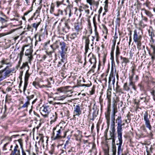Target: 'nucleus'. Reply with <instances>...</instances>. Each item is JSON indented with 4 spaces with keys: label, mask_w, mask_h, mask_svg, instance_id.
I'll use <instances>...</instances> for the list:
<instances>
[{
    "label": "nucleus",
    "mask_w": 155,
    "mask_h": 155,
    "mask_svg": "<svg viewBox=\"0 0 155 155\" xmlns=\"http://www.w3.org/2000/svg\"><path fill=\"white\" fill-rule=\"evenodd\" d=\"M115 122L117 124V137H118L119 143V145H121L122 143V117L120 114L115 120Z\"/></svg>",
    "instance_id": "1"
},
{
    "label": "nucleus",
    "mask_w": 155,
    "mask_h": 155,
    "mask_svg": "<svg viewBox=\"0 0 155 155\" xmlns=\"http://www.w3.org/2000/svg\"><path fill=\"white\" fill-rule=\"evenodd\" d=\"M134 69L132 70V74L129 76V83L126 82L124 84L123 86L124 89L126 91H130L131 89H133L134 91L136 90V88L135 85V81H134L133 77L134 76Z\"/></svg>",
    "instance_id": "2"
},
{
    "label": "nucleus",
    "mask_w": 155,
    "mask_h": 155,
    "mask_svg": "<svg viewBox=\"0 0 155 155\" xmlns=\"http://www.w3.org/2000/svg\"><path fill=\"white\" fill-rule=\"evenodd\" d=\"M13 71V69L9 68L8 66L0 71V81L9 77L10 74Z\"/></svg>",
    "instance_id": "3"
},
{
    "label": "nucleus",
    "mask_w": 155,
    "mask_h": 155,
    "mask_svg": "<svg viewBox=\"0 0 155 155\" xmlns=\"http://www.w3.org/2000/svg\"><path fill=\"white\" fill-rule=\"evenodd\" d=\"M59 125H57L56 127H54L53 129L52 136L51 138L52 140H55L60 139L62 138V137L61 135V133L62 130H63V128L61 126L60 128L57 131V134L56 135H55L54 131L59 127Z\"/></svg>",
    "instance_id": "4"
},
{
    "label": "nucleus",
    "mask_w": 155,
    "mask_h": 155,
    "mask_svg": "<svg viewBox=\"0 0 155 155\" xmlns=\"http://www.w3.org/2000/svg\"><path fill=\"white\" fill-rule=\"evenodd\" d=\"M150 115H148V113L147 112H146L143 114V119L145 121V125L146 127L148 128L150 130H151L152 127L150 124Z\"/></svg>",
    "instance_id": "5"
},
{
    "label": "nucleus",
    "mask_w": 155,
    "mask_h": 155,
    "mask_svg": "<svg viewBox=\"0 0 155 155\" xmlns=\"http://www.w3.org/2000/svg\"><path fill=\"white\" fill-rule=\"evenodd\" d=\"M81 105L78 104L76 105L74 108L73 117L76 116H79L81 114Z\"/></svg>",
    "instance_id": "6"
},
{
    "label": "nucleus",
    "mask_w": 155,
    "mask_h": 155,
    "mask_svg": "<svg viewBox=\"0 0 155 155\" xmlns=\"http://www.w3.org/2000/svg\"><path fill=\"white\" fill-rule=\"evenodd\" d=\"M90 35H89L87 37L83 36V39H85V53L88 52V50L89 49V45L90 44V40L89 38V37Z\"/></svg>",
    "instance_id": "7"
},
{
    "label": "nucleus",
    "mask_w": 155,
    "mask_h": 155,
    "mask_svg": "<svg viewBox=\"0 0 155 155\" xmlns=\"http://www.w3.org/2000/svg\"><path fill=\"white\" fill-rule=\"evenodd\" d=\"M69 19H68L65 22V27L62 29L63 32L67 33L69 31L70 29V25L71 24Z\"/></svg>",
    "instance_id": "8"
},
{
    "label": "nucleus",
    "mask_w": 155,
    "mask_h": 155,
    "mask_svg": "<svg viewBox=\"0 0 155 155\" xmlns=\"http://www.w3.org/2000/svg\"><path fill=\"white\" fill-rule=\"evenodd\" d=\"M133 40L135 42H136L138 41H141L142 36L141 35H138L137 34V30L135 29L134 31L133 35Z\"/></svg>",
    "instance_id": "9"
},
{
    "label": "nucleus",
    "mask_w": 155,
    "mask_h": 155,
    "mask_svg": "<svg viewBox=\"0 0 155 155\" xmlns=\"http://www.w3.org/2000/svg\"><path fill=\"white\" fill-rule=\"evenodd\" d=\"M110 129L111 130L110 131V136L113 141H115V139L116 138L115 126H110Z\"/></svg>",
    "instance_id": "10"
},
{
    "label": "nucleus",
    "mask_w": 155,
    "mask_h": 155,
    "mask_svg": "<svg viewBox=\"0 0 155 155\" xmlns=\"http://www.w3.org/2000/svg\"><path fill=\"white\" fill-rule=\"evenodd\" d=\"M74 29L76 32L79 33L81 31L83 28L82 24L81 22H77L75 23L74 25Z\"/></svg>",
    "instance_id": "11"
},
{
    "label": "nucleus",
    "mask_w": 155,
    "mask_h": 155,
    "mask_svg": "<svg viewBox=\"0 0 155 155\" xmlns=\"http://www.w3.org/2000/svg\"><path fill=\"white\" fill-rule=\"evenodd\" d=\"M66 43L64 41L60 42V45L61 47V51H60L61 52H66L67 51V48L66 47Z\"/></svg>",
    "instance_id": "12"
},
{
    "label": "nucleus",
    "mask_w": 155,
    "mask_h": 155,
    "mask_svg": "<svg viewBox=\"0 0 155 155\" xmlns=\"http://www.w3.org/2000/svg\"><path fill=\"white\" fill-rule=\"evenodd\" d=\"M150 99V96L148 95H146L144 97H142L141 98H140L139 100V101L142 103H144L147 104V103L149 102Z\"/></svg>",
    "instance_id": "13"
},
{
    "label": "nucleus",
    "mask_w": 155,
    "mask_h": 155,
    "mask_svg": "<svg viewBox=\"0 0 155 155\" xmlns=\"http://www.w3.org/2000/svg\"><path fill=\"white\" fill-rule=\"evenodd\" d=\"M112 80V84L113 85L114 84L115 82V76L114 74L113 71H112V70H111V71L110 72V77L109 78V81L108 83L109 84H110V82Z\"/></svg>",
    "instance_id": "14"
},
{
    "label": "nucleus",
    "mask_w": 155,
    "mask_h": 155,
    "mask_svg": "<svg viewBox=\"0 0 155 155\" xmlns=\"http://www.w3.org/2000/svg\"><path fill=\"white\" fill-rule=\"evenodd\" d=\"M29 77L28 74H26L25 77L24 85L23 87V91H25L26 90L28 84V81Z\"/></svg>",
    "instance_id": "15"
},
{
    "label": "nucleus",
    "mask_w": 155,
    "mask_h": 155,
    "mask_svg": "<svg viewBox=\"0 0 155 155\" xmlns=\"http://www.w3.org/2000/svg\"><path fill=\"white\" fill-rule=\"evenodd\" d=\"M12 141L9 136L5 137V138L2 140V143H4V145H7L9 144L10 142Z\"/></svg>",
    "instance_id": "16"
},
{
    "label": "nucleus",
    "mask_w": 155,
    "mask_h": 155,
    "mask_svg": "<svg viewBox=\"0 0 155 155\" xmlns=\"http://www.w3.org/2000/svg\"><path fill=\"white\" fill-rule=\"evenodd\" d=\"M49 108L48 106H45L44 107L43 111L45 113V114L44 115L42 114L41 113V114L44 117H48V115L49 113Z\"/></svg>",
    "instance_id": "17"
},
{
    "label": "nucleus",
    "mask_w": 155,
    "mask_h": 155,
    "mask_svg": "<svg viewBox=\"0 0 155 155\" xmlns=\"http://www.w3.org/2000/svg\"><path fill=\"white\" fill-rule=\"evenodd\" d=\"M87 3H89L90 5H95L96 6V8L98 7L99 4V1L96 2L94 0H87Z\"/></svg>",
    "instance_id": "18"
},
{
    "label": "nucleus",
    "mask_w": 155,
    "mask_h": 155,
    "mask_svg": "<svg viewBox=\"0 0 155 155\" xmlns=\"http://www.w3.org/2000/svg\"><path fill=\"white\" fill-rule=\"evenodd\" d=\"M120 58L121 60V63L122 64H125V66H126L127 63L130 62V61L128 58L123 57L121 56H120Z\"/></svg>",
    "instance_id": "19"
},
{
    "label": "nucleus",
    "mask_w": 155,
    "mask_h": 155,
    "mask_svg": "<svg viewBox=\"0 0 155 155\" xmlns=\"http://www.w3.org/2000/svg\"><path fill=\"white\" fill-rule=\"evenodd\" d=\"M41 20V18L37 19V21L32 24V27L36 30L38 26L40 24Z\"/></svg>",
    "instance_id": "20"
},
{
    "label": "nucleus",
    "mask_w": 155,
    "mask_h": 155,
    "mask_svg": "<svg viewBox=\"0 0 155 155\" xmlns=\"http://www.w3.org/2000/svg\"><path fill=\"white\" fill-rule=\"evenodd\" d=\"M60 55L61 58V61L63 63L66 62V60L65 54L66 53V52H60Z\"/></svg>",
    "instance_id": "21"
},
{
    "label": "nucleus",
    "mask_w": 155,
    "mask_h": 155,
    "mask_svg": "<svg viewBox=\"0 0 155 155\" xmlns=\"http://www.w3.org/2000/svg\"><path fill=\"white\" fill-rule=\"evenodd\" d=\"M18 146H15L14 150V151H12L11 155H18L20 154V150H18Z\"/></svg>",
    "instance_id": "22"
},
{
    "label": "nucleus",
    "mask_w": 155,
    "mask_h": 155,
    "mask_svg": "<svg viewBox=\"0 0 155 155\" xmlns=\"http://www.w3.org/2000/svg\"><path fill=\"white\" fill-rule=\"evenodd\" d=\"M57 118V114L56 112H55L54 114H53L52 116L51 117V119L50 121L51 124L54 122L56 120Z\"/></svg>",
    "instance_id": "23"
},
{
    "label": "nucleus",
    "mask_w": 155,
    "mask_h": 155,
    "mask_svg": "<svg viewBox=\"0 0 155 155\" xmlns=\"http://www.w3.org/2000/svg\"><path fill=\"white\" fill-rule=\"evenodd\" d=\"M7 21L5 20V18H2V17H0V22H1L2 26H1L0 28V31L2 28L6 27V26L4 25V24Z\"/></svg>",
    "instance_id": "24"
},
{
    "label": "nucleus",
    "mask_w": 155,
    "mask_h": 155,
    "mask_svg": "<svg viewBox=\"0 0 155 155\" xmlns=\"http://www.w3.org/2000/svg\"><path fill=\"white\" fill-rule=\"evenodd\" d=\"M141 10L142 11H144L146 15L150 18H152L153 16V15L150 12L147 10L145 8H142Z\"/></svg>",
    "instance_id": "25"
},
{
    "label": "nucleus",
    "mask_w": 155,
    "mask_h": 155,
    "mask_svg": "<svg viewBox=\"0 0 155 155\" xmlns=\"http://www.w3.org/2000/svg\"><path fill=\"white\" fill-rule=\"evenodd\" d=\"M106 119H107V128L105 130V131L104 132L105 135L104 136L106 138H107V133L108 131V130L109 129V121L110 120V117L109 116L108 117L107 116H106Z\"/></svg>",
    "instance_id": "26"
},
{
    "label": "nucleus",
    "mask_w": 155,
    "mask_h": 155,
    "mask_svg": "<svg viewBox=\"0 0 155 155\" xmlns=\"http://www.w3.org/2000/svg\"><path fill=\"white\" fill-rule=\"evenodd\" d=\"M102 149L104 152V155H109V147L108 146H104Z\"/></svg>",
    "instance_id": "27"
},
{
    "label": "nucleus",
    "mask_w": 155,
    "mask_h": 155,
    "mask_svg": "<svg viewBox=\"0 0 155 155\" xmlns=\"http://www.w3.org/2000/svg\"><path fill=\"white\" fill-rule=\"evenodd\" d=\"M150 28L151 29H149L148 30L149 35L150 37H154L155 35L154 30H153L152 27H150Z\"/></svg>",
    "instance_id": "28"
},
{
    "label": "nucleus",
    "mask_w": 155,
    "mask_h": 155,
    "mask_svg": "<svg viewBox=\"0 0 155 155\" xmlns=\"http://www.w3.org/2000/svg\"><path fill=\"white\" fill-rule=\"evenodd\" d=\"M79 34V33L76 32H74L70 35V38L71 40H74L77 37V35Z\"/></svg>",
    "instance_id": "29"
},
{
    "label": "nucleus",
    "mask_w": 155,
    "mask_h": 155,
    "mask_svg": "<svg viewBox=\"0 0 155 155\" xmlns=\"http://www.w3.org/2000/svg\"><path fill=\"white\" fill-rule=\"evenodd\" d=\"M149 54L151 56L152 61L153 62L155 60V51H152L151 52H149Z\"/></svg>",
    "instance_id": "30"
},
{
    "label": "nucleus",
    "mask_w": 155,
    "mask_h": 155,
    "mask_svg": "<svg viewBox=\"0 0 155 155\" xmlns=\"http://www.w3.org/2000/svg\"><path fill=\"white\" fill-rule=\"evenodd\" d=\"M134 5L136 6V8L138 11H139L140 9L141 10L142 4L139 2V1H137V3H135Z\"/></svg>",
    "instance_id": "31"
},
{
    "label": "nucleus",
    "mask_w": 155,
    "mask_h": 155,
    "mask_svg": "<svg viewBox=\"0 0 155 155\" xmlns=\"http://www.w3.org/2000/svg\"><path fill=\"white\" fill-rule=\"evenodd\" d=\"M14 142L15 144V145H18L17 143H18L20 146L23 145L22 140L21 138L19 137V139L17 140H14Z\"/></svg>",
    "instance_id": "32"
},
{
    "label": "nucleus",
    "mask_w": 155,
    "mask_h": 155,
    "mask_svg": "<svg viewBox=\"0 0 155 155\" xmlns=\"http://www.w3.org/2000/svg\"><path fill=\"white\" fill-rule=\"evenodd\" d=\"M146 152H147V155H151V153H152V150L153 148L151 147L149 149L146 146Z\"/></svg>",
    "instance_id": "33"
},
{
    "label": "nucleus",
    "mask_w": 155,
    "mask_h": 155,
    "mask_svg": "<svg viewBox=\"0 0 155 155\" xmlns=\"http://www.w3.org/2000/svg\"><path fill=\"white\" fill-rule=\"evenodd\" d=\"M90 152L94 153V155H96L97 153V151L96 146H92V149L90 150Z\"/></svg>",
    "instance_id": "34"
},
{
    "label": "nucleus",
    "mask_w": 155,
    "mask_h": 155,
    "mask_svg": "<svg viewBox=\"0 0 155 155\" xmlns=\"http://www.w3.org/2000/svg\"><path fill=\"white\" fill-rule=\"evenodd\" d=\"M110 59L111 61V70H112V71H113L114 69L113 67V64H115L114 62V55H110Z\"/></svg>",
    "instance_id": "35"
},
{
    "label": "nucleus",
    "mask_w": 155,
    "mask_h": 155,
    "mask_svg": "<svg viewBox=\"0 0 155 155\" xmlns=\"http://www.w3.org/2000/svg\"><path fill=\"white\" fill-rule=\"evenodd\" d=\"M136 43H137V48L138 50H140L142 49L141 47V41H139L137 42Z\"/></svg>",
    "instance_id": "36"
},
{
    "label": "nucleus",
    "mask_w": 155,
    "mask_h": 155,
    "mask_svg": "<svg viewBox=\"0 0 155 155\" xmlns=\"http://www.w3.org/2000/svg\"><path fill=\"white\" fill-rule=\"evenodd\" d=\"M20 57V60L18 62L19 66L21 62L22 61V57L24 55V52L21 51L20 54H18Z\"/></svg>",
    "instance_id": "37"
},
{
    "label": "nucleus",
    "mask_w": 155,
    "mask_h": 155,
    "mask_svg": "<svg viewBox=\"0 0 155 155\" xmlns=\"http://www.w3.org/2000/svg\"><path fill=\"white\" fill-rule=\"evenodd\" d=\"M32 52L30 49H27L25 53V54L26 56H28L29 55H31L32 54Z\"/></svg>",
    "instance_id": "38"
},
{
    "label": "nucleus",
    "mask_w": 155,
    "mask_h": 155,
    "mask_svg": "<svg viewBox=\"0 0 155 155\" xmlns=\"http://www.w3.org/2000/svg\"><path fill=\"white\" fill-rule=\"evenodd\" d=\"M60 42L59 41H56L54 43L53 45H55L54 46V49H56V48H59V46L58 45L59 44L60 45Z\"/></svg>",
    "instance_id": "39"
},
{
    "label": "nucleus",
    "mask_w": 155,
    "mask_h": 155,
    "mask_svg": "<svg viewBox=\"0 0 155 155\" xmlns=\"http://www.w3.org/2000/svg\"><path fill=\"white\" fill-rule=\"evenodd\" d=\"M120 54L119 48L118 46L116 47V57H118Z\"/></svg>",
    "instance_id": "40"
},
{
    "label": "nucleus",
    "mask_w": 155,
    "mask_h": 155,
    "mask_svg": "<svg viewBox=\"0 0 155 155\" xmlns=\"http://www.w3.org/2000/svg\"><path fill=\"white\" fill-rule=\"evenodd\" d=\"M138 86L140 87V90L141 91H146L144 90L143 85L141 83L139 84L138 85Z\"/></svg>",
    "instance_id": "41"
},
{
    "label": "nucleus",
    "mask_w": 155,
    "mask_h": 155,
    "mask_svg": "<svg viewBox=\"0 0 155 155\" xmlns=\"http://www.w3.org/2000/svg\"><path fill=\"white\" fill-rule=\"evenodd\" d=\"M32 85L37 89H38L39 84L35 81H34L32 83Z\"/></svg>",
    "instance_id": "42"
},
{
    "label": "nucleus",
    "mask_w": 155,
    "mask_h": 155,
    "mask_svg": "<svg viewBox=\"0 0 155 155\" xmlns=\"http://www.w3.org/2000/svg\"><path fill=\"white\" fill-rule=\"evenodd\" d=\"M141 17L142 18V20L146 22H147L148 21V19L147 18V17H146L145 16H144L143 15L142 12L141 13Z\"/></svg>",
    "instance_id": "43"
},
{
    "label": "nucleus",
    "mask_w": 155,
    "mask_h": 155,
    "mask_svg": "<svg viewBox=\"0 0 155 155\" xmlns=\"http://www.w3.org/2000/svg\"><path fill=\"white\" fill-rule=\"evenodd\" d=\"M117 108H115L114 107H113V110L112 111V116H115L116 113L117 112Z\"/></svg>",
    "instance_id": "44"
},
{
    "label": "nucleus",
    "mask_w": 155,
    "mask_h": 155,
    "mask_svg": "<svg viewBox=\"0 0 155 155\" xmlns=\"http://www.w3.org/2000/svg\"><path fill=\"white\" fill-rule=\"evenodd\" d=\"M7 59H6L5 60L4 59H3L1 61V62L2 64H9L10 65V66H11V64H10V63H7L6 62V61L7 60Z\"/></svg>",
    "instance_id": "45"
},
{
    "label": "nucleus",
    "mask_w": 155,
    "mask_h": 155,
    "mask_svg": "<svg viewBox=\"0 0 155 155\" xmlns=\"http://www.w3.org/2000/svg\"><path fill=\"white\" fill-rule=\"evenodd\" d=\"M150 2L147 0L143 4V5H145L147 7L150 9Z\"/></svg>",
    "instance_id": "46"
},
{
    "label": "nucleus",
    "mask_w": 155,
    "mask_h": 155,
    "mask_svg": "<svg viewBox=\"0 0 155 155\" xmlns=\"http://www.w3.org/2000/svg\"><path fill=\"white\" fill-rule=\"evenodd\" d=\"M116 91L117 92L123 93L122 90L119 86H117L116 87Z\"/></svg>",
    "instance_id": "47"
},
{
    "label": "nucleus",
    "mask_w": 155,
    "mask_h": 155,
    "mask_svg": "<svg viewBox=\"0 0 155 155\" xmlns=\"http://www.w3.org/2000/svg\"><path fill=\"white\" fill-rule=\"evenodd\" d=\"M30 104V102L27 101L21 107V108H24L27 107L28 105Z\"/></svg>",
    "instance_id": "48"
},
{
    "label": "nucleus",
    "mask_w": 155,
    "mask_h": 155,
    "mask_svg": "<svg viewBox=\"0 0 155 155\" xmlns=\"http://www.w3.org/2000/svg\"><path fill=\"white\" fill-rule=\"evenodd\" d=\"M34 94H32L30 96H27L26 98L27 100V101L28 102H30V100L33 99L34 97Z\"/></svg>",
    "instance_id": "49"
},
{
    "label": "nucleus",
    "mask_w": 155,
    "mask_h": 155,
    "mask_svg": "<svg viewBox=\"0 0 155 155\" xmlns=\"http://www.w3.org/2000/svg\"><path fill=\"white\" fill-rule=\"evenodd\" d=\"M19 136L20 135L19 134H13L10 137V138H11V140H12V139H16L17 137H19Z\"/></svg>",
    "instance_id": "50"
},
{
    "label": "nucleus",
    "mask_w": 155,
    "mask_h": 155,
    "mask_svg": "<svg viewBox=\"0 0 155 155\" xmlns=\"http://www.w3.org/2000/svg\"><path fill=\"white\" fill-rule=\"evenodd\" d=\"M91 60H92V64H96L97 62L96 58L93 56L91 58Z\"/></svg>",
    "instance_id": "51"
},
{
    "label": "nucleus",
    "mask_w": 155,
    "mask_h": 155,
    "mask_svg": "<svg viewBox=\"0 0 155 155\" xmlns=\"http://www.w3.org/2000/svg\"><path fill=\"white\" fill-rule=\"evenodd\" d=\"M32 10L33 8L32 6L30 8L29 10L28 11H27L24 14V15L26 16L30 12H31L32 11Z\"/></svg>",
    "instance_id": "52"
},
{
    "label": "nucleus",
    "mask_w": 155,
    "mask_h": 155,
    "mask_svg": "<svg viewBox=\"0 0 155 155\" xmlns=\"http://www.w3.org/2000/svg\"><path fill=\"white\" fill-rule=\"evenodd\" d=\"M32 10L33 8L32 6L30 8L29 10L28 11H27L24 14V15L26 16L30 12H31L32 11Z\"/></svg>",
    "instance_id": "53"
},
{
    "label": "nucleus",
    "mask_w": 155,
    "mask_h": 155,
    "mask_svg": "<svg viewBox=\"0 0 155 155\" xmlns=\"http://www.w3.org/2000/svg\"><path fill=\"white\" fill-rule=\"evenodd\" d=\"M92 109L94 110V111L99 110V109L98 108L97 106L96 105L95 103L94 104Z\"/></svg>",
    "instance_id": "54"
},
{
    "label": "nucleus",
    "mask_w": 155,
    "mask_h": 155,
    "mask_svg": "<svg viewBox=\"0 0 155 155\" xmlns=\"http://www.w3.org/2000/svg\"><path fill=\"white\" fill-rule=\"evenodd\" d=\"M122 152L121 146H118V155H120Z\"/></svg>",
    "instance_id": "55"
},
{
    "label": "nucleus",
    "mask_w": 155,
    "mask_h": 155,
    "mask_svg": "<svg viewBox=\"0 0 155 155\" xmlns=\"http://www.w3.org/2000/svg\"><path fill=\"white\" fill-rule=\"evenodd\" d=\"M26 67H28V68H29V67L28 65V63H23L22 66L21 68V69H22Z\"/></svg>",
    "instance_id": "56"
},
{
    "label": "nucleus",
    "mask_w": 155,
    "mask_h": 155,
    "mask_svg": "<svg viewBox=\"0 0 155 155\" xmlns=\"http://www.w3.org/2000/svg\"><path fill=\"white\" fill-rule=\"evenodd\" d=\"M5 111L4 112V114L1 117V118L2 120H4L5 118L6 117L7 115L6 114H5V112L6 110V106H5Z\"/></svg>",
    "instance_id": "57"
},
{
    "label": "nucleus",
    "mask_w": 155,
    "mask_h": 155,
    "mask_svg": "<svg viewBox=\"0 0 155 155\" xmlns=\"http://www.w3.org/2000/svg\"><path fill=\"white\" fill-rule=\"evenodd\" d=\"M99 110L94 111L92 114V116L96 117L98 114Z\"/></svg>",
    "instance_id": "58"
},
{
    "label": "nucleus",
    "mask_w": 155,
    "mask_h": 155,
    "mask_svg": "<svg viewBox=\"0 0 155 155\" xmlns=\"http://www.w3.org/2000/svg\"><path fill=\"white\" fill-rule=\"evenodd\" d=\"M37 36V35H36L35 36V39L37 41H41V37L42 36V35L41 34H40L39 35V37L38 38H36V36Z\"/></svg>",
    "instance_id": "59"
},
{
    "label": "nucleus",
    "mask_w": 155,
    "mask_h": 155,
    "mask_svg": "<svg viewBox=\"0 0 155 155\" xmlns=\"http://www.w3.org/2000/svg\"><path fill=\"white\" fill-rule=\"evenodd\" d=\"M90 84L88 83L87 84H83L81 85V86H85L87 87H89L91 85V81H89Z\"/></svg>",
    "instance_id": "60"
},
{
    "label": "nucleus",
    "mask_w": 155,
    "mask_h": 155,
    "mask_svg": "<svg viewBox=\"0 0 155 155\" xmlns=\"http://www.w3.org/2000/svg\"><path fill=\"white\" fill-rule=\"evenodd\" d=\"M113 155H116V146H112Z\"/></svg>",
    "instance_id": "61"
},
{
    "label": "nucleus",
    "mask_w": 155,
    "mask_h": 155,
    "mask_svg": "<svg viewBox=\"0 0 155 155\" xmlns=\"http://www.w3.org/2000/svg\"><path fill=\"white\" fill-rule=\"evenodd\" d=\"M62 11L60 9H58V13L56 15H55L56 16H59L60 15H62Z\"/></svg>",
    "instance_id": "62"
},
{
    "label": "nucleus",
    "mask_w": 155,
    "mask_h": 155,
    "mask_svg": "<svg viewBox=\"0 0 155 155\" xmlns=\"http://www.w3.org/2000/svg\"><path fill=\"white\" fill-rule=\"evenodd\" d=\"M47 84H46L47 86V88H51V83L48 80H47Z\"/></svg>",
    "instance_id": "63"
},
{
    "label": "nucleus",
    "mask_w": 155,
    "mask_h": 155,
    "mask_svg": "<svg viewBox=\"0 0 155 155\" xmlns=\"http://www.w3.org/2000/svg\"><path fill=\"white\" fill-rule=\"evenodd\" d=\"M154 88H155V86L154 87L152 88L151 90L150 93L152 95H155V91L154 90Z\"/></svg>",
    "instance_id": "64"
}]
</instances>
